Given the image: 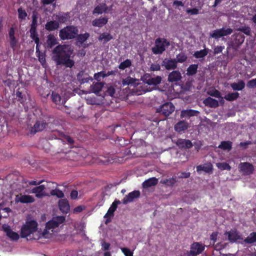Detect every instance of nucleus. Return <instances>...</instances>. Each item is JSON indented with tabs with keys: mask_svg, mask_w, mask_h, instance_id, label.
Here are the masks:
<instances>
[{
	"mask_svg": "<svg viewBox=\"0 0 256 256\" xmlns=\"http://www.w3.org/2000/svg\"><path fill=\"white\" fill-rule=\"evenodd\" d=\"M52 60L57 65H64L66 68H72L74 61L70 58L73 50L68 44H58L52 50Z\"/></svg>",
	"mask_w": 256,
	"mask_h": 256,
	"instance_id": "f257e3e1",
	"label": "nucleus"
},
{
	"mask_svg": "<svg viewBox=\"0 0 256 256\" xmlns=\"http://www.w3.org/2000/svg\"><path fill=\"white\" fill-rule=\"evenodd\" d=\"M38 222L35 220H26L21 228L20 236L26 238L38 231Z\"/></svg>",
	"mask_w": 256,
	"mask_h": 256,
	"instance_id": "f03ea898",
	"label": "nucleus"
},
{
	"mask_svg": "<svg viewBox=\"0 0 256 256\" xmlns=\"http://www.w3.org/2000/svg\"><path fill=\"white\" fill-rule=\"evenodd\" d=\"M78 33V28L74 26H67L61 29L59 36L62 40H72L76 37Z\"/></svg>",
	"mask_w": 256,
	"mask_h": 256,
	"instance_id": "7ed1b4c3",
	"label": "nucleus"
},
{
	"mask_svg": "<svg viewBox=\"0 0 256 256\" xmlns=\"http://www.w3.org/2000/svg\"><path fill=\"white\" fill-rule=\"evenodd\" d=\"M170 46V42L168 40L165 38H158L155 40V44L152 48V52L156 55L161 54Z\"/></svg>",
	"mask_w": 256,
	"mask_h": 256,
	"instance_id": "20e7f679",
	"label": "nucleus"
},
{
	"mask_svg": "<svg viewBox=\"0 0 256 256\" xmlns=\"http://www.w3.org/2000/svg\"><path fill=\"white\" fill-rule=\"evenodd\" d=\"M120 204V200L116 199L112 203L111 206L104 216V218H106L105 222L106 224H107L111 222V218L114 216V212L116 210L118 204Z\"/></svg>",
	"mask_w": 256,
	"mask_h": 256,
	"instance_id": "39448f33",
	"label": "nucleus"
},
{
	"mask_svg": "<svg viewBox=\"0 0 256 256\" xmlns=\"http://www.w3.org/2000/svg\"><path fill=\"white\" fill-rule=\"evenodd\" d=\"M175 107L172 102H166L157 110V112H160L165 116H170L174 112Z\"/></svg>",
	"mask_w": 256,
	"mask_h": 256,
	"instance_id": "423d86ee",
	"label": "nucleus"
},
{
	"mask_svg": "<svg viewBox=\"0 0 256 256\" xmlns=\"http://www.w3.org/2000/svg\"><path fill=\"white\" fill-rule=\"evenodd\" d=\"M54 185L56 184L52 182H47L46 186L44 184H42L34 188L32 190V192L36 194V197L38 198H41L42 196H46V194L44 193L43 191L46 186L54 188Z\"/></svg>",
	"mask_w": 256,
	"mask_h": 256,
	"instance_id": "0eeeda50",
	"label": "nucleus"
},
{
	"mask_svg": "<svg viewBox=\"0 0 256 256\" xmlns=\"http://www.w3.org/2000/svg\"><path fill=\"white\" fill-rule=\"evenodd\" d=\"M48 126L45 120H37L33 126L31 127L30 130V134H34L38 132H42Z\"/></svg>",
	"mask_w": 256,
	"mask_h": 256,
	"instance_id": "6e6552de",
	"label": "nucleus"
},
{
	"mask_svg": "<svg viewBox=\"0 0 256 256\" xmlns=\"http://www.w3.org/2000/svg\"><path fill=\"white\" fill-rule=\"evenodd\" d=\"M233 39L230 42V45L232 48L237 50L239 46L244 42L245 37L242 33H235L233 35Z\"/></svg>",
	"mask_w": 256,
	"mask_h": 256,
	"instance_id": "1a4fd4ad",
	"label": "nucleus"
},
{
	"mask_svg": "<svg viewBox=\"0 0 256 256\" xmlns=\"http://www.w3.org/2000/svg\"><path fill=\"white\" fill-rule=\"evenodd\" d=\"M66 220V218L64 216H58L53 218L46 224V228H54L58 227L60 224H62Z\"/></svg>",
	"mask_w": 256,
	"mask_h": 256,
	"instance_id": "9d476101",
	"label": "nucleus"
},
{
	"mask_svg": "<svg viewBox=\"0 0 256 256\" xmlns=\"http://www.w3.org/2000/svg\"><path fill=\"white\" fill-rule=\"evenodd\" d=\"M50 134L52 138L61 139L64 138L65 140L70 144L72 145L74 143V140L70 136H66L62 132L58 130H53Z\"/></svg>",
	"mask_w": 256,
	"mask_h": 256,
	"instance_id": "9b49d317",
	"label": "nucleus"
},
{
	"mask_svg": "<svg viewBox=\"0 0 256 256\" xmlns=\"http://www.w3.org/2000/svg\"><path fill=\"white\" fill-rule=\"evenodd\" d=\"M238 168L240 172L246 175H250L252 174L254 170L253 165L248 162H240L239 164Z\"/></svg>",
	"mask_w": 256,
	"mask_h": 256,
	"instance_id": "f8f14e48",
	"label": "nucleus"
},
{
	"mask_svg": "<svg viewBox=\"0 0 256 256\" xmlns=\"http://www.w3.org/2000/svg\"><path fill=\"white\" fill-rule=\"evenodd\" d=\"M162 66H164L166 70H175L178 67V64L175 58H164L162 62Z\"/></svg>",
	"mask_w": 256,
	"mask_h": 256,
	"instance_id": "ddd939ff",
	"label": "nucleus"
},
{
	"mask_svg": "<svg viewBox=\"0 0 256 256\" xmlns=\"http://www.w3.org/2000/svg\"><path fill=\"white\" fill-rule=\"evenodd\" d=\"M204 250V246L198 242H194L190 247V254L192 256H196L201 254Z\"/></svg>",
	"mask_w": 256,
	"mask_h": 256,
	"instance_id": "4468645a",
	"label": "nucleus"
},
{
	"mask_svg": "<svg viewBox=\"0 0 256 256\" xmlns=\"http://www.w3.org/2000/svg\"><path fill=\"white\" fill-rule=\"evenodd\" d=\"M140 192L139 190H134L127 195H126L122 199V203L126 204L128 203L131 202L134 200V199L138 198L140 196Z\"/></svg>",
	"mask_w": 256,
	"mask_h": 256,
	"instance_id": "2eb2a0df",
	"label": "nucleus"
},
{
	"mask_svg": "<svg viewBox=\"0 0 256 256\" xmlns=\"http://www.w3.org/2000/svg\"><path fill=\"white\" fill-rule=\"evenodd\" d=\"M200 114L198 110L192 109L184 110L180 112V117L182 118H190L192 116H198Z\"/></svg>",
	"mask_w": 256,
	"mask_h": 256,
	"instance_id": "dca6fc26",
	"label": "nucleus"
},
{
	"mask_svg": "<svg viewBox=\"0 0 256 256\" xmlns=\"http://www.w3.org/2000/svg\"><path fill=\"white\" fill-rule=\"evenodd\" d=\"M15 201L16 202H20L22 204H30L34 202V197L30 195H17L16 196Z\"/></svg>",
	"mask_w": 256,
	"mask_h": 256,
	"instance_id": "f3484780",
	"label": "nucleus"
},
{
	"mask_svg": "<svg viewBox=\"0 0 256 256\" xmlns=\"http://www.w3.org/2000/svg\"><path fill=\"white\" fill-rule=\"evenodd\" d=\"M180 148L188 149L192 148L193 144L189 140L178 138L176 142Z\"/></svg>",
	"mask_w": 256,
	"mask_h": 256,
	"instance_id": "a211bd4d",
	"label": "nucleus"
},
{
	"mask_svg": "<svg viewBox=\"0 0 256 256\" xmlns=\"http://www.w3.org/2000/svg\"><path fill=\"white\" fill-rule=\"evenodd\" d=\"M182 78V74L179 70H173L168 75V81L170 82H176Z\"/></svg>",
	"mask_w": 256,
	"mask_h": 256,
	"instance_id": "6ab92c4d",
	"label": "nucleus"
},
{
	"mask_svg": "<svg viewBox=\"0 0 256 256\" xmlns=\"http://www.w3.org/2000/svg\"><path fill=\"white\" fill-rule=\"evenodd\" d=\"M4 232L6 233V236L12 240H18L20 238L19 234L12 230L10 226H6L2 227Z\"/></svg>",
	"mask_w": 256,
	"mask_h": 256,
	"instance_id": "aec40b11",
	"label": "nucleus"
},
{
	"mask_svg": "<svg viewBox=\"0 0 256 256\" xmlns=\"http://www.w3.org/2000/svg\"><path fill=\"white\" fill-rule=\"evenodd\" d=\"M58 206L60 210L62 213L66 214L70 211V204L66 199H61L58 202Z\"/></svg>",
	"mask_w": 256,
	"mask_h": 256,
	"instance_id": "412c9836",
	"label": "nucleus"
},
{
	"mask_svg": "<svg viewBox=\"0 0 256 256\" xmlns=\"http://www.w3.org/2000/svg\"><path fill=\"white\" fill-rule=\"evenodd\" d=\"M108 22V18L106 17H100L96 18L92 21V25L94 26L102 28L105 26Z\"/></svg>",
	"mask_w": 256,
	"mask_h": 256,
	"instance_id": "4be33fe9",
	"label": "nucleus"
},
{
	"mask_svg": "<svg viewBox=\"0 0 256 256\" xmlns=\"http://www.w3.org/2000/svg\"><path fill=\"white\" fill-rule=\"evenodd\" d=\"M60 24L56 20H50L45 25L46 30L52 32L56 30L58 28Z\"/></svg>",
	"mask_w": 256,
	"mask_h": 256,
	"instance_id": "5701e85b",
	"label": "nucleus"
},
{
	"mask_svg": "<svg viewBox=\"0 0 256 256\" xmlns=\"http://www.w3.org/2000/svg\"><path fill=\"white\" fill-rule=\"evenodd\" d=\"M203 103L206 106H208L212 108H216L218 106V101L210 97H208L204 100Z\"/></svg>",
	"mask_w": 256,
	"mask_h": 256,
	"instance_id": "b1692460",
	"label": "nucleus"
},
{
	"mask_svg": "<svg viewBox=\"0 0 256 256\" xmlns=\"http://www.w3.org/2000/svg\"><path fill=\"white\" fill-rule=\"evenodd\" d=\"M30 37L33 40L34 42L36 44V52L37 53L39 50L38 44L40 42V38L37 32L36 29H30Z\"/></svg>",
	"mask_w": 256,
	"mask_h": 256,
	"instance_id": "393cba45",
	"label": "nucleus"
},
{
	"mask_svg": "<svg viewBox=\"0 0 256 256\" xmlns=\"http://www.w3.org/2000/svg\"><path fill=\"white\" fill-rule=\"evenodd\" d=\"M188 127V124L186 122L180 120L174 126V130L176 132H180L187 130Z\"/></svg>",
	"mask_w": 256,
	"mask_h": 256,
	"instance_id": "a878e982",
	"label": "nucleus"
},
{
	"mask_svg": "<svg viewBox=\"0 0 256 256\" xmlns=\"http://www.w3.org/2000/svg\"><path fill=\"white\" fill-rule=\"evenodd\" d=\"M213 166L211 163L205 164L204 165H199L196 166L198 172L204 171L206 173H210L212 172Z\"/></svg>",
	"mask_w": 256,
	"mask_h": 256,
	"instance_id": "bb28decb",
	"label": "nucleus"
},
{
	"mask_svg": "<svg viewBox=\"0 0 256 256\" xmlns=\"http://www.w3.org/2000/svg\"><path fill=\"white\" fill-rule=\"evenodd\" d=\"M225 234H228V239L230 242H235L240 239V236L236 230H231L228 232H226Z\"/></svg>",
	"mask_w": 256,
	"mask_h": 256,
	"instance_id": "cd10ccee",
	"label": "nucleus"
},
{
	"mask_svg": "<svg viewBox=\"0 0 256 256\" xmlns=\"http://www.w3.org/2000/svg\"><path fill=\"white\" fill-rule=\"evenodd\" d=\"M108 11V7L105 3H102L97 6L94 8L93 14H102V12L107 13Z\"/></svg>",
	"mask_w": 256,
	"mask_h": 256,
	"instance_id": "c85d7f7f",
	"label": "nucleus"
},
{
	"mask_svg": "<svg viewBox=\"0 0 256 256\" xmlns=\"http://www.w3.org/2000/svg\"><path fill=\"white\" fill-rule=\"evenodd\" d=\"M162 80V77L157 76L154 78L150 77L148 79H146V83L150 86H156L161 83Z\"/></svg>",
	"mask_w": 256,
	"mask_h": 256,
	"instance_id": "c756f323",
	"label": "nucleus"
},
{
	"mask_svg": "<svg viewBox=\"0 0 256 256\" xmlns=\"http://www.w3.org/2000/svg\"><path fill=\"white\" fill-rule=\"evenodd\" d=\"M158 183V180L154 177L150 178L146 180L142 183V186L144 188H148L152 186H154Z\"/></svg>",
	"mask_w": 256,
	"mask_h": 256,
	"instance_id": "7c9ffc66",
	"label": "nucleus"
},
{
	"mask_svg": "<svg viewBox=\"0 0 256 256\" xmlns=\"http://www.w3.org/2000/svg\"><path fill=\"white\" fill-rule=\"evenodd\" d=\"M50 228H46V226L45 227V229L42 231L40 232L38 230V235L37 236V238H34V239H40L41 238H48L52 236V233H50L49 230Z\"/></svg>",
	"mask_w": 256,
	"mask_h": 256,
	"instance_id": "2f4dec72",
	"label": "nucleus"
},
{
	"mask_svg": "<svg viewBox=\"0 0 256 256\" xmlns=\"http://www.w3.org/2000/svg\"><path fill=\"white\" fill-rule=\"evenodd\" d=\"M112 39H113L112 36L108 32H103L101 34L98 38V40L102 42L104 44L107 43Z\"/></svg>",
	"mask_w": 256,
	"mask_h": 256,
	"instance_id": "473e14b6",
	"label": "nucleus"
},
{
	"mask_svg": "<svg viewBox=\"0 0 256 256\" xmlns=\"http://www.w3.org/2000/svg\"><path fill=\"white\" fill-rule=\"evenodd\" d=\"M100 160L104 164H108L109 163L112 164L114 162H116L118 160L116 156H102L99 158Z\"/></svg>",
	"mask_w": 256,
	"mask_h": 256,
	"instance_id": "72a5a7b5",
	"label": "nucleus"
},
{
	"mask_svg": "<svg viewBox=\"0 0 256 256\" xmlns=\"http://www.w3.org/2000/svg\"><path fill=\"white\" fill-rule=\"evenodd\" d=\"M51 98L53 102L56 104H64L66 102L65 100H62L61 102V96L59 94L55 92H52L51 95Z\"/></svg>",
	"mask_w": 256,
	"mask_h": 256,
	"instance_id": "f704fd0d",
	"label": "nucleus"
},
{
	"mask_svg": "<svg viewBox=\"0 0 256 256\" xmlns=\"http://www.w3.org/2000/svg\"><path fill=\"white\" fill-rule=\"evenodd\" d=\"M57 44V39L56 38L54 34H50L48 36L46 44L48 48H52Z\"/></svg>",
	"mask_w": 256,
	"mask_h": 256,
	"instance_id": "c9c22d12",
	"label": "nucleus"
},
{
	"mask_svg": "<svg viewBox=\"0 0 256 256\" xmlns=\"http://www.w3.org/2000/svg\"><path fill=\"white\" fill-rule=\"evenodd\" d=\"M104 86V84L101 82L93 83L90 88L92 92L95 94H98L102 90Z\"/></svg>",
	"mask_w": 256,
	"mask_h": 256,
	"instance_id": "e433bc0d",
	"label": "nucleus"
},
{
	"mask_svg": "<svg viewBox=\"0 0 256 256\" xmlns=\"http://www.w3.org/2000/svg\"><path fill=\"white\" fill-rule=\"evenodd\" d=\"M230 86L234 90H242L245 87V83L243 80H240L238 82L231 84Z\"/></svg>",
	"mask_w": 256,
	"mask_h": 256,
	"instance_id": "4c0bfd02",
	"label": "nucleus"
},
{
	"mask_svg": "<svg viewBox=\"0 0 256 256\" xmlns=\"http://www.w3.org/2000/svg\"><path fill=\"white\" fill-rule=\"evenodd\" d=\"M84 74V71H80L77 75L78 80L80 81L81 84L87 83L90 80H92V78L88 76L86 78H83Z\"/></svg>",
	"mask_w": 256,
	"mask_h": 256,
	"instance_id": "58836bf2",
	"label": "nucleus"
},
{
	"mask_svg": "<svg viewBox=\"0 0 256 256\" xmlns=\"http://www.w3.org/2000/svg\"><path fill=\"white\" fill-rule=\"evenodd\" d=\"M208 48H204L203 50L195 52L193 56L196 58H203L208 54Z\"/></svg>",
	"mask_w": 256,
	"mask_h": 256,
	"instance_id": "ea45409f",
	"label": "nucleus"
},
{
	"mask_svg": "<svg viewBox=\"0 0 256 256\" xmlns=\"http://www.w3.org/2000/svg\"><path fill=\"white\" fill-rule=\"evenodd\" d=\"M117 72H118L117 70H116L108 71L107 73H105L104 72L102 71V72H98V73H96L94 74V77L95 80H98V78H99L98 76L101 74H102V78H104L107 77V76H111V75H115L116 74Z\"/></svg>",
	"mask_w": 256,
	"mask_h": 256,
	"instance_id": "a19ab883",
	"label": "nucleus"
},
{
	"mask_svg": "<svg viewBox=\"0 0 256 256\" xmlns=\"http://www.w3.org/2000/svg\"><path fill=\"white\" fill-rule=\"evenodd\" d=\"M198 64H190L187 68L186 74L188 76H194L198 72Z\"/></svg>",
	"mask_w": 256,
	"mask_h": 256,
	"instance_id": "79ce46f5",
	"label": "nucleus"
},
{
	"mask_svg": "<svg viewBox=\"0 0 256 256\" xmlns=\"http://www.w3.org/2000/svg\"><path fill=\"white\" fill-rule=\"evenodd\" d=\"M238 92H230L224 96V98L228 101L232 102L236 100L239 97Z\"/></svg>",
	"mask_w": 256,
	"mask_h": 256,
	"instance_id": "37998d69",
	"label": "nucleus"
},
{
	"mask_svg": "<svg viewBox=\"0 0 256 256\" xmlns=\"http://www.w3.org/2000/svg\"><path fill=\"white\" fill-rule=\"evenodd\" d=\"M177 180L176 178H167L160 181V183L166 185L168 186H172L176 182Z\"/></svg>",
	"mask_w": 256,
	"mask_h": 256,
	"instance_id": "c03bdc74",
	"label": "nucleus"
},
{
	"mask_svg": "<svg viewBox=\"0 0 256 256\" xmlns=\"http://www.w3.org/2000/svg\"><path fill=\"white\" fill-rule=\"evenodd\" d=\"M246 244H251L256 242V232H252L244 240Z\"/></svg>",
	"mask_w": 256,
	"mask_h": 256,
	"instance_id": "a18cd8bd",
	"label": "nucleus"
},
{
	"mask_svg": "<svg viewBox=\"0 0 256 256\" xmlns=\"http://www.w3.org/2000/svg\"><path fill=\"white\" fill-rule=\"evenodd\" d=\"M32 21L30 24V29H37L38 26V13L36 12H34L32 14Z\"/></svg>",
	"mask_w": 256,
	"mask_h": 256,
	"instance_id": "49530a36",
	"label": "nucleus"
},
{
	"mask_svg": "<svg viewBox=\"0 0 256 256\" xmlns=\"http://www.w3.org/2000/svg\"><path fill=\"white\" fill-rule=\"evenodd\" d=\"M218 148L224 150H230L232 148V142L230 141H223L218 146Z\"/></svg>",
	"mask_w": 256,
	"mask_h": 256,
	"instance_id": "de8ad7c7",
	"label": "nucleus"
},
{
	"mask_svg": "<svg viewBox=\"0 0 256 256\" xmlns=\"http://www.w3.org/2000/svg\"><path fill=\"white\" fill-rule=\"evenodd\" d=\"M90 36V34L88 32H86L84 34H78V35L76 36L77 40L80 43L83 44L89 38Z\"/></svg>",
	"mask_w": 256,
	"mask_h": 256,
	"instance_id": "09e8293b",
	"label": "nucleus"
},
{
	"mask_svg": "<svg viewBox=\"0 0 256 256\" xmlns=\"http://www.w3.org/2000/svg\"><path fill=\"white\" fill-rule=\"evenodd\" d=\"M187 56L184 52H180L176 56V64L178 62L182 63L186 60Z\"/></svg>",
	"mask_w": 256,
	"mask_h": 256,
	"instance_id": "8fccbe9b",
	"label": "nucleus"
},
{
	"mask_svg": "<svg viewBox=\"0 0 256 256\" xmlns=\"http://www.w3.org/2000/svg\"><path fill=\"white\" fill-rule=\"evenodd\" d=\"M50 194L52 196H56L58 198H62L64 197V192L58 188L52 190L50 191Z\"/></svg>",
	"mask_w": 256,
	"mask_h": 256,
	"instance_id": "3c124183",
	"label": "nucleus"
},
{
	"mask_svg": "<svg viewBox=\"0 0 256 256\" xmlns=\"http://www.w3.org/2000/svg\"><path fill=\"white\" fill-rule=\"evenodd\" d=\"M18 18L20 20H26V17L28 16V14L26 11L22 8V7H20L18 9Z\"/></svg>",
	"mask_w": 256,
	"mask_h": 256,
	"instance_id": "603ef678",
	"label": "nucleus"
},
{
	"mask_svg": "<svg viewBox=\"0 0 256 256\" xmlns=\"http://www.w3.org/2000/svg\"><path fill=\"white\" fill-rule=\"evenodd\" d=\"M19 90L20 88H18L16 92V98L18 100V101L20 102L21 104H23L26 100V95L22 94Z\"/></svg>",
	"mask_w": 256,
	"mask_h": 256,
	"instance_id": "864d4df0",
	"label": "nucleus"
},
{
	"mask_svg": "<svg viewBox=\"0 0 256 256\" xmlns=\"http://www.w3.org/2000/svg\"><path fill=\"white\" fill-rule=\"evenodd\" d=\"M132 65V61L130 59H126L124 62H122L118 66V68L120 70H124L126 68H129Z\"/></svg>",
	"mask_w": 256,
	"mask_h": 256,
	"instance_id": "5fc2aeb1",
	"label": "nucleus"
},
{
	"mask_svg": "<svg viewBox=\"0 0 256 256\" xmlns=\"http://www.w3.org/2000/svg\"><path fill=\"white\" fill-rule=\"evenodd\" d=\"M207 93L208 95L216 98H222L220 92L214 88L210 90Z\"/></svg>",
	"mask_w": 256,
	"mask_h": 256,
	"instance_id": "6e6d98bb",
	"label": "nucleus"
},
{
	"mask_svg": "<svg viewBox=\"0 0 256 256\" xmlns=\"http://www.w3.org/2000/svg\"><path fill=\"white\" fill-rule=\"evenodd\" d=\"M237 30L241 32L242 33H244L248 36H250L251 35V29L250 27L248 26L240 27L238 28Z\"/></svg>",
	"mask_w": 256,
	"mask_h": 256,
	"instance_id": "4d7b16f0",
	"label": "nucleus"
},
{
	"mask_svg": "<svg viewBox=\"0 0 256 256\" xmlns=\"http://www.w3.org/2000/svg\"><path fill=\"white\" fill-rule=\"evenodd\" d=\"M221 36H227L230 34L232 32V30L230 28H220Z\"/></svg>",
	"mask_w": 256,
	"mask_h": 256,
	"instance_id": "13d9d810",
	"label": "nucleus"
},
{
	"mask_svg": "<svg viewBox=\"0 0 256 256\" xmlns=\"http://www.w3.org/2000/svg\"><path fill=\"white\" fill-rule=\"evenodd\" d=\"M218 167L222 170H228L231 169L230 166L226 162L218 163L217 165Z\"/></svg>",
	"mask_w": 256,
	"mask_h": 256,
	"instance_id": "bf43d9fd",
	"label": "nucleus"
},
{
	"mask_svg": "<svg viewBox=\"0 0 256 256\" xmlns=\"http://www.w3.org/2000/svg\"><path fill=\"white\" fill-rule=\"evenodd\" d=\"M134 82V79L130 76H128L126 78L123 79L122 80V84L123 86H128Z\"/></svg>",
	"mask_w": 256,
	"mask_h": 256,
	"instance_id": "052dcab7",
	"label": "nucleus"
},
{
	"mask_svg": "<svg viewBox=\"0 0 256 256\" xmlns=\"http://www.w3.org/2000/svg\"><path fill=\"white\" fill-rule=\"evenodd\" d=\"M210 37L216 39L222 37L220 28L214 30L210 34Z\"/></svg>",
	"mask_w": 256,
	"mask_h": 256,
	"instance_id": "680f3d73",
	"label": "nucleus"
},
{
	"mask_svg": "<svg viewBox=\"0 0 256 256\" xmlns=\"http://www.w3.org/2000/svg\"><path fill=\"white\" fill-rule=\"evenodd\" d=\"M38 60L41 63V64L43 66L46 62L45 55H44V54L42 53H40V50H38Z\"/></svg>",
	"mask_w": 256,
	"mask_h": 256,
	"instance_id": "e2e57ef3",
	"label": "nucleus"
},
{
	"mask_svg": "<svg viewBox=\"0 0 256 256\" xmlns=\"http://www.w3.org/2000/svg\"><path fill=\"white\" fill-rule=\"evenodd\" d=\"M18 43V40L16 37L10 38V47L14 50Z\"/></svg>",
	"mask_w": 256,
	"mask_h": 256,
	"instance_id": "0e129e2a",
	"label": "nucleus"
},
{
	"mask_svg": "<svg viewBox=\"0 0 256 256\" xmlns=\"http://www.w3.org/2000/svg\"><path fill=\"white\" fill-rule=\"evenodd\" d=\"M58 22L60 23H64L68 20V17L66 15H58L57 18Z\"/></svg>",
	"mask_w": 256,
	"mask_h": 256,
	"instance_id": "69168bd1",
	"label": "nucleus"
},
{
	"mask_svg": "<svg viewBox=\"0 0 256 256\" xmlns=\"http://www.w3.org/2000/svg\"><path fill=\"white\" fill-rule=\"evenodd\" d=\"M122 251L125 255V256H133V252L129 248H122Z\"/></svg>",
	"mask_w": 256,
	"mask_h": 256,
	"instance_id": "338daca9",
	"label": "nucleus"
},
{
	"mask_svg": "<svg viewBox=\"0 0 256 256\" xmlns=\"http://www.w3.org/2000/svg\"><path fill=\"white\" fill-rule=\"evenodd\" d=\"M247 86L249 88H254L256 87V78L249 80L247 83Z\"/></svg>",
	"mask_w": 256,
	"mask_h": 256,
	"instance_id": "774afa93",
	"label": "nucleus"
}]
</instances>
